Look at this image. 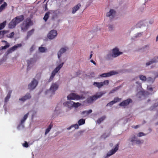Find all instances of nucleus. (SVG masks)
I'll list each match as a JSON object with an SVG mask.
<instances>
[{
	"label": "nucleus",
	"mask_w": 158,
	"mask_h": 158,
	"mask_svg": "<svg viewBox=\"0 0 158 158\" xmlns=\"http://www.w3.org/2000/svg\"><path fill=\"white\" fill-rule=\"evenodd\" d=\"M23 19V16L22 15L15 18L9 24V28L12 29L15 28L17 24L20 23Z\"/></svg>",
	"instance_id": "1"
},
{
	"label": "nucleus",
	"mask_w": 158,
	"mask_h": 158,
	"mask_svg": "<svg viewBox=\"0 0 158 158\" xmlns=\"http://www.w3.org/2000/svg\"><path fill=\"white\" fill-rule=\"evenodd\" d=\"M105 94V92H100L98 93L94 96L88 97L87 99V102L88 103H92L98 98L101 97L103 95Z\"/></svg>",
	"instance_id": "2"
},
{
	"label": "nucleus",
	"mask_w": 158,
	"mask_h": 158,
	"mask_svg": "<svg viewBox=\"0 0 158 158\" xmlns=\"http://www.w3.org/2000/svg\"><path fill=\"white\" fill-rule=\"evenodd\" d=\"M32 24V22L30 19H27L21 25L22 31H26L28 29L29 26Z\"/></svg>",
	"instance_id": "3"
},
{
	"label": "nucleus",
	"mask_w": 158,
	"mask_h": 158,
	"mask_svg": "<svg viewBox=\"0 0 158 158\" xmlns=\"http://www.w3.org/2000/svg\"><path fill=\"white\" fill-rule=\"evenodd\" d=\"M67 98L69 100H79L83 99L84 97L82 96H80L74 93H71L67 96Z\"/></svg>",
	"instance_id": "4"
},
{
	"label": "nucleus",
	"mask_w": 158,
	"mask_h": 158,
	"mask_svg": "<svg viewBox=\"0 0 158 158\" xmlns=\"http://www.w3.org/2000/svg\"><path fill=\"white\" fill-rule=\"evenodd\" d=\"M57 35V31L55 30H52L48 33L47 37L49 39L52 40L54 39Z\"/></svg>",
	"instance_id": "5"
},
{
	"label": "nucleus",
	"mask_w": 158,
	"mask_h": 158,
	"mask_svg": "<svg viewBox=\"0 0 158 158\" xmlns=\"http://www.w3.org/2000/svg\"><path fill=\"white\" fill-rule=\"evenodd\" d=\"M119 145V143H117L114 149H112L107 153L106 157H108L114 154L118 149Z\"/></svg>",
	"instance_id": "6"
},
{
	"label": "nucleus",
	"mask_w": 158,
	"mask_h": 158,
	"mask_svg": "<svg viewBox=\"0 0 158 158\" xmlns=\"http://www.w3.org/2000/svg\"><path fill=\"white\" fill-rule=\"evenodd\" d=\"M112 53L113 54V57L115 58L122 55L123 52L119 51V49L118 48H115L113 49Z\"/></svg>",
	"instance_id": "7"
},
{
	"label": "nucleus",
	"mask_w": 158,
	"mask_h": 158,
	"mask_svg": "<svg viewBox=\"0 0 158 158\" xmlns=\"http://www.w3.org/2000/svg\"><path fill=\"white\" fill-rule=\"evenodd\" d=\"M116 14L115 10L113 9H110V11L107 12L106 16L108 17L110 19H111L115 16Z\"/></svg>",
	"instance_id": "8"
},
{
	"label": "nucleus",
	"mask_w": 158,
	"mask_h": 158,
	"mask_svg": "<svg viewBox=\"0 0 158 158\" xmlns=\"http://www.w3.org/2000/svg\"><path fill=\"white\" fill-rule=\"evenodd\" d=\"M38 83V81L36 80L35 79H33L31 82L28 85V89L31 90L34 89L37 85Z\"/></svg>",
	"instance_id": "9"
},
{
	"label": "nucleus",
	"mask_w": 158,
	"mask_h": 158,
	"mask_svg": "<svg viewBox=\"0 0 158 158\" xmlns=\"http://www.w3.org/2000/svg\"><path fill=\"white\" fill-rule=\"evenodd\" d=\"M118 73L117 72L111 71L108 73H103L100 76L102 77H108L116 74Z\"/></svg>",
	"instance_id": "10"
},
{
	"label": "nucleus",
	"mask_w": 158,
	"mask_h": 158,
	"mask_svg": "<svg viewBox=\"0 0 158 158\" xmlns=\"http://www.w3.org/2000/svg\"><path fill=\"white\" fill-rule=\"evenodd\" d=\"M68 49V48L66 47H63L61 48L59 51L58 52V58L59 60L60 59L63 53H65Z\"/></svg>",
	"instance_id": "11"
},
{
	"label": "nucleus",
	"mask_w": 158,
	"mask_h": 158,
	"mask_svg": "<svg viewBox=\"0 0 158 158\" xmlns=\"http://www.w3.org/2000/svg\"><path fill=\"white\" fill-rule=\"evenodd\" d=\"M58 88V85L56 83H53L51 86L50 90L52 92H54Z\"/></svg>",
	"instance_id": "12"
},
{
	"label": "nucleus",
	"mask_w": 158,
	"mask_h": 158,
	"mask_svg": "<svg viewBox=\"0 0 158 158\" xmlns=\"http://www.w3.org/2000/svg\"><path fill=\"white\" fill-rule=\"evenodd\" d=\"M63 105L70 110L73 108V101H66L63 103Z\"/></svg>",
	"instance_id": "13"
},
{
	"label": "nucleus",
	"mask_w": 158,
	"mask_h": 158,
	"mask_svg": "<svg viewBox=\"0 0 158 158\" xmlns=\"http://www.w3.org/2000/svg\"><path fill=\"white\" fill-rule=\"evenodd\" d=\"M131 102V99H128L120 103L119 104V105L120 106H125L128 105Z\"/></svg>",
	"instance_id": "14"
},
{
	"label": "nucleus",
	"mask_w": 158,
	"mask_h": 158,
	"mask_svg": "<svg viewBox=\"0 0 158 158\" xmlns=\"http://www.w3.org/2000/svg\"><path fill=\"white\" fill-rule=\"evenodd\" d=\"M22 46V44H17L12 47L10 48L8 50L9 53H11L15 50H16L17 48L19 47H20Z\"/></svg>",
	"instance_id": "15"
},
{
	"label": "nucleus",
	"mask_w": 158,
	"mask_h": 158,
	"mask_svg": "<svg viewBox=\"0 0 158 158\" xmlns=\"http://www.w3.org/2000/svg\"><path fill=\"white\" fill-rule=\"evenodd\" d=\"M92 112V110H89L88 111H84L81 113V114L83 117H85L88 115L89 114Z\"/></svg>",
	"instance_id": "16"
},
{
	"label": "nucleus",
	"mask_w": 158,
	"mask_h": 158,
	"mask_svg": "<svg viewBox=\"0 0 158 158\" xmlns=\"http://www.w3.org/2000/svg\"><path fill=\"white\" fill-rule=\"evenodd\" d=\"M31 98V96L30 94H27L24 96L23 97L19 99V100L20 101H22V102H24L25 100L29 99Z\"/></svg>",
	"instance_id": "17"
},
{
	"label": "nucleus",
	"mask_w": 158,
	"mask_h": 158,
	"mask_svg": "<svg viewBox=\"0 0 158 158\" xmlns=\"http://www.w3.org/2000/svg\"><path fill=\"white\" fill-rule=\"evenodd\" d=\"M81 6V4L80 3H78L77 5L75 6L72 8V13L73 14L75 13L76 11L79 9Z\"/></svg>",
	"instance_id": "18"
},
{
	"label": "nucleus",
	"mask_w": 158,
	"mask_h": 158,
	"mask_svg": "<svg viewBox=\"0 0 158 158\" xmlns=\"http://www.w3.org/2000/svg\"><path fill=\"white\" fill-rule=\"evenodd\" d=\"M93 85L95 87H96L98 88H100L102 87V84L101 82H94Z\"/></svg>",
	"instance_id": "19"
},
{
	"label": "nucleus",
	"mask_w": 158,
	"mask_h": 158,
	"mask_svg": "<svg viewBox=\"0 0 158 158\" xmlns=\"http://www.w3.org/2000/svg\"><path fill=\"white\" fill-rule=\"evenodd\" d=\"M74 127L75 129H78L79 128V125L77 124H76L71 125L70 127L67 128V130H70L72 128Z\"/></svg>",
	"instance_id": "20"
},
{
	"label": "nucleus",
	"mask_w": 158,
	"mask_h": 158,
	"mask_svg": "<svg viewBox=\"0 0 158 158\" xmlns=\"http://www.w3.org/2000/svg\"><path fill=\"white\" fill-rule=\"evenodd\" d=\"M155 78L151 77H149L147 78V81L149 83H153L155 81Z\"/></svg>",
	"instance_id": "21"
},
{
	"label": "nucleus",
	"mask_w": 158,
	"mask_h": 158,
	"mask_svg": "<svg viewBox=\"0 0 158 158\" xmlns=\"http://www.w3.org/2000/svg\"><path fill=\"white\" fill-rule=\"evenodd\" d=\"M34 31V30L32 29L27 32V36L25 39L26 40H27L28 39V38L33 34Z\"/></svg>",
	"instance_id": "22"
},
{
	"label": "nucleus",
	"mask_w": 158,
	"mask_h": 158,
	"mask_svg": "<svg viewBox=\"0 0 158 158\" xmlns=\"http://www.w3.org/2000/svg\"><path fill=\"white\" fill-rule=\"evenodd\" d=\"M81 105V104L79 102H75L73 101V108L74 107L75 108H77L80 106Z\"/></svg>",
	"instance_id": "23"
},
{
	"label": "nucleus",
	"mask_w": 158,
	"mask_h": 158,
	"mask_svg": "<svg viewBox=\"0 0 158 158\" xmlns=\"http://www.w3.org/2000/svg\"><path fill=\"white\" fill-rule=\"evenodd\" d=\"M64 64V63H62L61 64H59L58 66L56 68L53 70L54 71H55L57 73L58 71L62 67Z\"/></svg>",
	"instance_id": "24"
},
{
	"label": "nucleus",
	"mask_w": 158,
	"mask_h": 158,
	"mask_svg": "<svg viewBox=\"0 0 158 158\" xmlns=\"http://www.w3.org/2000/svg\"><path fill=\"white\" fill-rule=\"evenodd\" d=\"M85 123V120L83 118H81L79 120L78 122L79 126H81L84 124Z\"/></svg>",
	"instance_id": "25"
},
{
	"label": "nucleus",
	"mask_w": 158,
	"mask_h": 158,
	"mask_svg": "<svg viewBox=\"0 0 158 158\" xmlns=\"http://www.w3.org/2000/svg\"><path fill=\"white\" fill-rule=\"evenodd\" d=\"M131 142L133 143H136V144H140L141 143V142L138 139H132L131 140Z\"/></svg>",
	"instance_id": "26"
},
{
	"label": "nucleus",
	"mask_w": 158,
	"mask_h": 158,
	"mask_svg": "<svg viewBox=\"0 0 158 158\" xmlns=\"http://www.w3.org/2000/svg\"><path fill=\"white\" fill-rule=\"evenodd\" d=\"M157 62V61L156 60V59H154L147 62L146 64V65L147 66H148L152 64L153 63L156 62Z\"/></svg>",
	"instance_id": "27"
},
{
	"label": "nucleus",
	"mask_w": 158,
	"mask_h": 158,
	"mask_svg": "<svg viewBox=\"0 0 158 158\" xmlns=\"http://www.w3.org/2000/svg\"><path fill=\"white\" fill-rule=\"evenodd\" d=\"M52 125L51 124H50L48 128L46 129L45 131V134L46 135L50 131L51 129L52 128Z\"/></svg>",
	"instance_id": "28"
},
{
	"label": "nucleus",
	"mask_w": 158,
	"mask_h": 158,
	"mask_svg": "<svg viewBox=\"0 0 158 158\" xmlns=\"http://www.w3.org/2000/svg\"><path fill=\"white\" fill-rule=\"evenodd\" d=\"M139 78L141 81L144 82L147 81V78L146 76L144 75H140L139 76Z\"/></svg>",
	"instance_id": "29"
},
{
	"label": "nucleus",
	"mask_w": 158,
	"mask_h": 158,
	"mask_svg": "<svg viewBox=\"0 0 158 158\" xmlns=\"http://www.w3.org/2000/svg\"><path fill=\"white\" fill-rule=\"evenodd\" d=\"M7 3L6 2H4L0 6V12L3 10L7 6Z\"/></svg>",
	"instance_id": "30"
},
{
	"label": "nucleus",
	"mask_w": 158,
	"mask_h": 158,
	"mask_svg": "<svg viewBox=\"0 0 158 158\" xmlns=\"http://www.w3.org/2000/svg\"><path fill=\"white\" fill-rule=\"evenodd\" d=\"M7 3L6 2H4L0 6V12L3 10L7 6Z\"/></svg>",
	"instance_id": "31"
},
{
	"label": "nucleus",
	"mask_w": 158,
	"mask_h": 158,
	"mask_svg": "<svg viewBox=\"0 0 158 158\" xmlns=\"http://www.w3.org/2000/svg\"><path fill=\"white\" fill-rule=\"evenodd\" d=\"M39 50L40 52L43 53L47 51V49L45 47H40L39 48Z\"/></svg>",
	"instance_id": "32"
},
{
	"label": "nucleus",
	"mask_w": 158,
	"mask_h": 158,
	"mask_svg": "<svg viewBox=\"0 0 158 158\" xmlns=\"http://www.w3.org/2000/svg\"><path fill=\"white\" fill-rule=\"evenodd\" d=\"M112 57H113V54H112L111 53H108L105 56L106 59L107 60L111 59Z\"/></svg>",
	"instance_id": "33"
},
{
	"label": "nucleus",
	"mask_w": 158,
	"mask_h": 158,
	"mask_svg": "<svg viewBox=\"0 0 158 158\" xmlns=\"http://www.w3.org/2000/svg\"><path fill=\"white\" fill-rule=\"evenodd\" d=\"M10 93H11L9 92L7 94L6 97L5 98V102H7L9 101V99L10 97Z\"/></svg>",
	"instance_id": "34"
},
{
	"label": "nucleus",
	"mask_w": 158,
	"mask_h": 158,
	"mask_svg": "<svg viewBox=\"0 0 158 158\" xmlns=\"http://www.w3.org/2000/svg\"><path fill=\"white\" fill-rule=\"evenodd\" d=\"M6 21H4L2 23L0 24V30L3 29L6 26Z\"/></svg>",
	"instance_id": "35"
},
{
	"label": "nucleus",
	"mask_w": 158,
	"mask_h": 158,
	"mask_svg": "<svg viewBox=\"0 0 158 158\" xmlns=\"http://www.w3.org/2000/svg\"><path fill=\"white\" fill-rule=\"evenodd\" d=\"M56 73H57L56 72L54 71V70H53L51 73L49 80H52Z\"/></svg>",
	"instance_id": "36"
},
{
	"label": "nucleus",
	"mask_w": 158,
	"mask_h": 158,
	"mask_svg": "<svg viewBox=\"0 0 158 158\" xmlns=\"http://www.w3.org/2000/svg\"><path fill=\"white\" fill-rule=\"evenodd\" d=\"M56 73H57L56 72L54 71V70H53L51 73L49 80H52Z\"/></svg>",
	"instance_id": "37"
},
{
	"label": "nucleus",
	"mask_w": 158,
	"mask_h": 158,
	"mask_svg": "<svg viewBox=\"0 0 158 158\" xmlns=\"http://www.w3.org/2000/svg\"><path fill=\"white\" fill-rule=\"evenodd\" d=\"M149 46L148 45H145L142 48V50L143 51L146 52L149 50Z\"/></svg>",
	"instance_id": "38"
},
{
	"label": "nucleus",
	"mask_w": 158,
	"mask_h": 158,
	"mask_svg": "<svg viewBox=\"0 0 158 158\" xmlns=\"http://www.w3.org/2000/svg\"><path fill=\"white\" fill-rule=\"evenodd\" d=\"M28 113H27L26 114L24 115V116L23 119L21 120V123L22 124L24 123V122L25 121V120L27 118L28 115Z\"/></svg>",
	"instance_id": "39"
},
{
	"label": "nucleus",
	"mask_w": 158,
	"mask_h": 158,
	"mask_svg": "<svg viewBox=\"0 0 158 158\" xmlns=\"http://www.w3.org/2000/svg\"><path fill=\"white\" fill-rule=\"evenodd\" d=\"M50 13L49 12H47L46 13L44 16V19L45 21H46L49 17V15Z\"/></svg>",
	"instance_id": "40"
},
{
	"label": "nucleus",
	"mask_w": 158,
	"mask_h": 158,
	"mask_svg": "<svg viewBox=\"0 0 158 158\" xmlns=\"http://www.w3.org/2000/svg\"><path fill=\"white\" fill-rule=\"evenodd\" d=\"M105 116H103L97 120V123L98 124H100L101 122L103 121L105 119Z\"/></svg>",
	"instance_id": "41"
},
{
	"label": "nucleus",
	"mask_w": 158,
	"mask_h": 158,
	"mask_svg": "<svg viewBox=\"0 0 158 158\" xmlns=\"http://www.w3.org/2000/svg\"><path fill=\"white\" fill-rule=\"evenodd\" d=\"M10 46V45L9 44H7V45H6L5 46H1L0 47V51L2 50L3 49H5L6 48H8Z\"/></svg>",
	"instance_id": "42"
},
{
	"label": "nucleus",
	"mask_w": 158,
	"mask_h": 158,
	"mask_svg": "<svg viewBox=\"0 0 158 158\" xmlns=\"http://www.w3.org/2000/svg\"><path fill=\"white\" fill-rule=\"evenodd\" d=\"M108 29L109 31H111L114 29V26L111 24H109L108 26Z\"/></svg>",
	"instance_id": "43"
},
{
	"label": "nucleus",
	"mask_w": 158,
	"mask_h": 158,
	"mask_svg": "<svg viewBox=\"0 0 158 158\" xmlns=\"http://www.w3.org/2000/svg\"><path fill=\"white\" fill-rule=\"evenodd\" d=\"M102 82L103 86L104 85H107L109 83V81L108 80H106Z\"/></svg>",
	"instance_id": "44"
},
{
	"label": "nucleus",
	"mask_w": 158,
	"mask_h": 158,
	"mask_svg": "<svg viewBox=\"0 0 158 158\" xmlns=\"http://www.w3.org/2000/svg\"><path fill=\"white\" fill-rule=\"evenodd\" d=\"M14 34V32H12L10 33L9 35H7V37L8 38H11L13 37Z\"/></svg>",
	"instance_id": "45"
},
{
	"label": "nucleus",
	"mask_w": 158,
	"mask_h": 158,
	"mask_svg": "<svg viewBox=\"0 0 158 158\" xmlns=\"http://www.w3.org/2000/svg\"><path fill=\"white\" fill-rule=\"evenodd\" d=\"M147 89L149 91L151 92V94L153 93V88L151 87V86H148Z\"/></svg>",
	"instance_id": "46"
},
{
	"label": "nucleus",
	"mask_w": 158,
	"mask_h": 158,
	"mask_svg": "<svg viewBox=\"0 0 158 158\" xmlns=\"http://www.w3.org/2000/svg\"><path fill=\"white\" fill-rule=\"evenodd\" d=\"M8 32V31H0V35H3L5 34H6Z\"/></svg>",
	"instance_id": "47"
},
{
	"label": "nucleus",
	"mask_w": 158,
	"mask_h": 158,
	"mask_svg": "<svg viewBox=\"0 0 158 158\" xmlns=\"http://www.w3.org/2000/svg\"><path fill=\"white\" fill-rule=\"evenodd\" d=\"M23 147L25 148H27L29 146L28 143L27 141H25L24 143H23L22 144Z\"/></svg>",
	"instance_id": "48"
},
{
	"label": "nucleus",
	"mask_w": 158,
	"mask_h": 158,
	"mask_svg": "<svg viewBox=\"0 0 158 158\" xmlns=\"http://www.w3.org/2000/svg\"><path fill=\"white\" fill-rule=\"evenodd\" d=\"M121 100V99H120V98H114V102H115V103H116V102H119Z\"/></svg>",
	"instance_id": "49"
},
{
	"label": "nucleus",
	"mask_w": 158,
	"mask_h": 158,
	"mask_svg": "<svg viewBox=\"0 0 158 158\" xmlns=\"http://www.w3.org/2000/svg\"><path fill=\"white\" fill-rule=\"evenodd\" d=\"M114 103H115L114 101L113 100L110 102L109 103H108L107 105V106H111Z\"/></svg>",
	"instance_id": "50"
},
{
	"label": "nucleus",
	"mask_w": 158,
	"mask_h": 158,
	"mask_svg": "<svg viewBox=\"0 0 158 158\" xmlns=\"http://www.w3.org/2000/svg\"><path fill=\"white\" fill-rule=\"evenodd\" d=\"M153 77L154 78H155V79H156V78L158 77V73H155L154 74L153 76Z\"/></svg>",
	"instance_id": "51"
},
{
	"label": "nucleus",
	"mask_w": 158,
	"mask_h": 158,
	"mask_svg": "<svg viewBox=\"0 0 158 158\" xmlns=\"http://www.w3.org/2000/svg\"><path fill=\"white\" fill-rule=\"evenodd\" d=\"M144 135V134L143 133L140 132L137 134V136L138 137H140L143 136Z\"/></svg>",
	"instance_id": "52"
},
{
	"label": "nucleus",
	"mask_w": 158,
	"mask_h": 158,
	"mask_svg": "<svg viewBox=\"0 0 158 158\" xmlns=\"http://www.w3.org/2000/svg\"><path fill=\"white\" fill-rule=\"evenodd\" d=\"M33 59H31L29 60H28L27 61V64H28V65H29L30 64H31V62L32 61Z\"/></svg>",
	"instance_id": "53"
},
{
	"label": "nucleus",
	"mask_w": 158,
	"mask_h": 158,
	"mask_svg": "<svg viewBox=\"0 0 158 158\" xmlns=\"http://www.w3.org/2000/svg\"><path fill=\"white\" fill-rule=\"evenodd\" d=\"M117 88H115L114 89H113L112 90H111L110 92V94H111L113 93L114 91L117 90Z\"/></svg>",
	"instance_id": "54"
},
{
	"label": "nucleus",
	"mask_w": 158,
	"mask_h": 158,
	"mask_svg": "<svg viewBox=\"0 0 158 158\" xmlns=\"http://www.w3.org/2000/svg\"><path fill=\"white\" fill-rule=\"evenodd\" d=\"M142 34V32H140L139 33H138L137 35H135V36L137 37H139L141 36Z\"/></svg>",
	"instance_id": "55"
},
{
	"label": "nucleus",
	"mask_w": 158,
	"mask_h": 158,
	"mask_svg": "<svg viewBox=\"0 0 158 158\" xmlns=\"http://www.w3.org/2000/svg\"><path fill=\"white\" fill-rule=\"evenodd\" d=\"M154 23V21L153 20H151L148 22V23L150 24H152Z\"/></svg>",
	"instance_id": "56"
},
{
	"label": "nucleus",
	"mask_w": 158,
	"mask_h": 158,
	"mask_svg": "<svg viewBox=\"0 0 158 158\" xmlns=\"http://www.w3.org/2000/svg\"><path fill=\"white\" fill-rule=\"evenodd\" d=\"M83 132H84L83 131H80L78 132V134H79V135H81L83 133Z\"/></svg>",
	"instance_id": "57"
},
{
	"label": "nucleus",
	"mask_w": 158,
	"mask_h": 158,
	"mask_svg": "<svg viewBox=\"0 0 158 158\" xmlns=\"http://www.w3.org/2000/svg\"><path fill=\"white\" fill-rule=\"evenodd\" d=\"M91 54L90 55V57H89V59H91L92 56V55H93V52H91Z\"/></svg>",
	"instance_id": "58"
},
{
	"label": "nucleus",
	"mask_w": 158,
	"mask_h": 158,
	"mask_svg": "<svg viewBox=\"0 0 158 158\" xmlns=\"http://www.w3.org/2000/svg\"><path fill=\"white\" fill-rule=\"evenodd\" d=\"M90 62L93 63L94 65H96V64L95 62L93 60H90Z\"/></svg>",
	"instance_id": "59"
},
{
	"label": "nucleus",
	"mask_w": 158,
	"mask_h": 158,
	"mask_svg": "<svg viewBox=\"0 0 158 158\" xmlns=\"http://www.w3.org/2000/svg\"><path fill=\"white\" fill-rule=\"evenodd\" d=\"M2 42H5V43H6V45H7V44H9L6 41H5V40H3L2 41Z\"/></svg>",
	"instance_id": "60"
},
{
	"label": "nucleus",
	"mask_w": 158,
	"mask_h": 158,
	"mask_svg": "<svg viewBox=\"0 0 158 158\" xmlns=\"http://www.w3.org/2000/svg\"><path fill=\"white\" fill-rule=\"evenodd\" d=\"M155 106H157L158 105V102H156L155 104Z\"/></svg>",
	"instance_id": "61"
},
{
	"label": "nucleus",
	"mask_w": 158,
	"mask_h": 158,
	"mask_svg": "<svg viewBox=\"0 0 158 158\" xmlns=\"http://www.w3.org/2000/svg\"><path fill=\"white\" fill-rule=\"evenodd\" d=\"M109 145H110V146L111 147H112L113 146V143H110Z\"/></svg>",
	"instance_id": "62"
},
{
	"label": "nucleus",
	"mask_w": 158,
	"mask_h": 158,
	"mask_svg": "<svg viewBox=\"0 0 158 158\" xmlns=\"http://www.w3.org/2000/svg\"><path fill=\"white\" fill-rule=\"evenodd\" d=\"M4 0H0V4H1Z\"/></svg>",
	"instance_id": "63"
},
{
	"label": "nucleus",
	"mask_w": 158,
	"mask_h": 158,
	"mask_svg": "<svg viewBox=\"0 0 158 158\" xmlns=\"http://www.w3.org/2000/svg\"><path fill=\"white\" fill-rule=\"evenodd\" d=\"M139 127V126H138V125H136V126H135V127L134 128H137Z\"/></svg>",
	"instance_id": "64"
}]
</instances>
